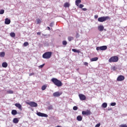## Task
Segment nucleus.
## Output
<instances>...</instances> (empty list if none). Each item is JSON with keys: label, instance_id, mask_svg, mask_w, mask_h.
<instances>
[{"label": "nucleus", "instance_id": "obj_1", "mask_svg": "<svg viewBox=\"0 0 127 127\" xmlns=\"http://www.w3.org/2000/svg\"><path fill=\"white\" fill-rule=\"evenodd\" d=\"M51 81L56 85V86H57V87H61V86L63 85L62 82L56 78H53L51 79Z\"/></svg>", "mask_w": 127, "mask_h": 127}, {"label": "nucleus", "instance_id": "obj_2", "mask_svg": "<svg viewBox=\"0 0 127 127\" xmlns=\"http://www.w3.org/2000/svg\"><path fill=\"white\" fill-rule=\"evenodd\" d=\"M51 56H52V52H47L43 55V58L44 59H49L51 58Z\"/></svg>", "mask_w": 127, "mask_h": 127}, {"label": "nucleus", "instance_id": "obj_3", "mask_svg": "<svg viewBox=\"0 0 127 127\" xmlns=\"http://www.w3.org/2000/svg\"><path fill=\"white\" fill-rule=\"evenodd\" d=\"M110 19V16H108L100 17L98 18V21L99 22H104V21H106V20H108V19Z\"/></svg>", "mask_w": 127, "mask_h": 127}, {"label": "nucleus", "instance_id": "obj_4", "mask_svg": "<svg viewBox=\"0 0 127 127\" xmlns=\"http://www.w3.org/2000/svg\"><path fill=\"white\" fill-rule=\"evenodd\" d=\"M118 61H119V57L117 56H113L109 59V63H113V62H118Z\"/></svg>", "mask_w": 127, "mask_h": 127}, {"label": "nucleus", "instance_id": "obj_5", "mask_svg": "<svg viewBox=\"0 0 127 127\" xmlns=\"http://www.w3.org/2000/svg\"><path fill=\"white\" fill-rule=\"evenodd\" d=\"M107 48L108 47H107V46H102L101 47H97L96 48V50H97V51H99V50L104 51L107 50Z\"/></svg>", "mask_w": 127, "mask_h": 127}, {"label": "nucleus", "instance_id": "obj_6", "mask_svg": "<svg viewBox=\"0 0 127 127\" xmlns=\"http://www.w3.org/2000/svg\"><path fill=\"white\" fill-rule=\"evenodd\" d=\"M28 105H29V106H30V107H32V108H36V107L38 106L37 103L35 102H29L28 103Z\"/></svg>", "mask_w": 127, "mask_h": 127}, {"label": "nucleus", "instance_id": "obj_7", "mask_svg": "<svg viewBox=\"0 0 127 127\" xmlns=\"http://www.w3.org/2000/svg\"><path fill=\"white\" fill-rule=\"evenodd\" d=\"M78 96L80 101H86V97L84 94H79Z\"/></svg>", "mask_w": 127, "mask_h": 127}, {"label": "nucleus", "instance_id": "obj_8", "mask_svg": "<svg viewBox=\"0 0 127 127\" xmlns=\"http://www.w3.org/2000/svg\"><path fill=\"white\" fill-rule=\"evenodd\" d=\"M37 115L39 117H44V118H47V117H48V115H47V114L42 113L41 112H37Z\"/></svg>", "mask_w": 127, "mask_h": 127}, {"label": "nucleus", "instance_id": "obj_9", "mask_svg": "<svg viewBox=\"0 0 127 127\" xmlns=\"http://www.w3.org/2000/svg\"><path fill=\"white\" fill-rule=\"evenodd\" d=\"M124 80H125V76H124V75H119L117 79V80L119 81V82L121 81H124Z\"/></svg>", "mask_w": 127, "mask_h": 127}, {"label": "nucleus", "instance_id": "obj_10", "mask_svg": "<svg viewBox=\"0 0 127 127\" xmlns=\"http://www.w3.org/2000/svg\"><path fill=\"white\" fill-rule=\"evenodd\" d=\"M82 114L85 116H89L91 115V111L87 110L86 111H83L82 112Z\"/></svg>", "mask_w": 127, "mask_h": 127}, {"label": "nucleus", "instance_id": "obj_11", "mask_svg": "<svg viewBox=\"0 0 127 127\" xmlns=\"http://www.w3.org/2000/svg\"><path fill=\"white\" fill-rule=\"evenodd\" d=\"M61 95H62V93L59 92H56L53 93L54 97H60Z\"/></svg>", "mask_w": 127, "mask_h": 127}, {"label": "nucleus", "instance_id": "obj_12", "mask_svg": "<svg viewBox=\"0 0 127 127\" xmlns=\"http://www.w3.org/2000/svg\"><path fill=\"white\" fill-rule=\"evenodd\" d=\"M15 107H16V108H18V109H19V110L20 111H22V107L21 106V105H20V104L19 103H16L15 104Z\"/></svg>", "mask_w": 127, "mask_h": 127}, {"label": "nucleus", "instance_id": "obj_13", "mask_svg": "<svg viewBox=\"0 0 127 127\" xmlns=\"http://www.w3.org/2000/svg\"><path fill=\"white\" fill-rule=\"evenodd\" d=\"M104 26L103 25H99L98 27V30H99V31H104Z\"/></svg>", "mask_w": 127, "mask_h": 127}, {"label": "nucleus", "instance_id": "obj_14", "mask_svg": "<svg viewBox=\"0 0 127 127\" xmlns=\"http://www.w3.org/2000/svg\"><path fill=\"white\" fill-rule=\"evenodd\" d=\"M4 23H5V24H10V19L6 18L5 19Z\"/></svg>", "mask_w": 127, "mask_h": 127}, {"label": "nucleus", "instance_id": "obj_15", "mask_svg": "<svg viewBox=\"0 0 127 127\" xmlns=\"http://www.w3.org/2000/svg\"><path fill=\"white\" fill-rule=\"evenodd\" d=\"M76 120L77 121H78V122H81V121H82L83 120V117H82V116L79 115L76 117Z\"/></svg>", "mask_w": 127, "mask_h": 127}, {"label": "nucleus", "instance_id": "obj_16", "mask_svg": "<svg viewBox=\"0 0 127 127\" xmlns=\"http://www.w3.org/2000/svg\"><path fill=\"white\" fill-rule=\"evenodd\" d=\"M81 0H75V4L77 6H79V4L81 3Z\"/></svg>", "mask_w": 127, "mask_h": 127}, {"label": "nucleus", "instance_id": "obj_17", "mask_svg": "<svg viewBox=\"0 0 127 127\" xmlns=\"http://www.w3.org/2000/svg\"><path fill=\"white\" fill-rule=\"evenodd\" d=\"M18 122H19V120L17 118H14L13 120V123L14 124H18Z\"/></svg>", "mask_w": 127, "mask_h": 127}, {"label": "nucleus", "instance_id": "obj_18", "mask_svg": "<svg viewBox=\"0 0 127 127\" xmlns=\"http://www.w3.org/2000/svg\"><path fill=\"white\" fill-rule=\"evenodd\" d=\"M98 59H99V58H98V57L93 58L91 59L90 61L91 62H94V61H98Z\"/></svg>", "mask_w": 127, "mask_h": 127}, {"label": "nucleus", "instance_id": "obj_19", "mask_svg": "<svg viewBox=\"0 0 127 127\" xmlns=\"http://www.w3.org/2000/svg\"><path fill=\"white\" fill-rule=\"evenodd\" d=\"M11 114L13 116H15L17 114V111L15 110H13L11 111Z\"/></svg>", "mask_w": 127, "mask_h": 127}, {"label": "nucleus", "instance_id": "obj_20", "mask_svg": "<svg viewBox=\"0 0 127 127\" xmlns=\"http://www.w3.org/2000/svg\"><path fill=\"white\" fill-rule=\"evenodd\" d=\"M2 66L3 68H6V67H7V63H6V62H4L2 64Z\"/></svg>", "mask_w": 127, "mask_h": 127}, {"label": "nucleus", "instance_id": "obj_21", "mask_svg": "<svg viewBox=\"0 0 127 127\" xmlns=\"http://www.w3.org/2000/svg\"><path fill=\"white\" fill-rule=\"evenodd\" d=\"M4 56H5L4 52H0V57H4Z\"/></svg>", "mask_w": 127, "mask_h": 127}, {"label": "nucleus", "instance_id": "obj_22", "mask_svg": "<svg viewBox=\"0 0 127 127\" xmlns=\"http://www.w3.org/2000/svg\"><path fill=\"white\" fill-rule=\"evenodd\" d=\"M107 107H108V104H107V103L105 102L102 104V108H107Z\"/></svg>", "mask_w": 127, "mask_h": 127}, {"label": "nucleus", "instance_id": "obj_23", "mask_svg": "<svg viewBox=\"0 0 127 127\" xmlns=\"http://www.w3.org/2000/svg\"><path fill=\"white\" fill-rule=\"evenodd\" d=\"M72 51H73V52H75V53H80V51L76 49H72Z\"/></svg>", "mask_w": 127, "mask_h": 127}, {"label": "nucleus", "instance_id": "obj_24", "mask_svg": "<svg viewBox=\"0 0 127 127\" xmlns=\"http://www.w3.org/2000/svg\"><path fill=\"white\" fill-rule=\"evenodd\" d=\"M64 7H69V6H70V4L68 2H66L64 4Z\"/></svg>", "mask_w": 127, "mask_h": 127}, {"label": "nucleus", "instance_id": "obj_25", "mask_svg": "<svg viewBox=\"0 0 127 127\" xmlns=\"http://www.w3.org/2000/svg\"><path fill=\"white\" fill-rule=\"evenodd\" d=\"M10 36H11V37H15V33H14V32L10 33Z\"/></svg>", "mask_w": 127, "mask_h": 127}, {"label": "nucleus", "instance_id": "obj_26", "mask_svg": "<svg viewBox=\"0 0 127 127\" xmlns=\"http://www.w3.org/2000/svg\"><path fill=\"white\" fill-rule=\"evenodd\" d=\"M46 88H47V86L44 85L42 86V90L44 91V90H46Z\"/></svg>", "mask_w": 127, "mask_h": 127}, {"label": "nucleus", "instance_id": "obj_27", "mask_svg": "<svg viewBox=\"0 0 127 127\" xmlns=\"http://www.w3.org/2000/svg\"><path fill=\"white\" fill-rule=\"evenodd\" d=\"M36 22H37V24H39L41 23V20H40L39 19H37Z\"/></svg>", "mask_w": 127, "mask_h": 127}, {"label": "nucleus", "instance_id": "obj_28", "mask_svg": "<svg viewBox=\"0 0 127 127\" xmlns=\"http://www.w3.org/2000/svg\"><path fill=\"white\" fill-rule=\"evenodd\" d=\"M63 43V45H64V46H66V45H67V41H63L62 42Z\"/></svg>", "mask_w": 127, "mask_h": 127}, {"label": "nucleus", "instance_id": "obj_29", "mask_svg": "<svg viewBox=\"0 0 127 127\" xmlns=\"http://www.w3.org/2000/svg\"><path fill=\"white\" fill-rule=\"evenodd\" d=\"M7 94H13V91L12 90H8L7 91Z\"/></svg>", "mask_w": 127, "mask_h": 127}, {"label": "nucleus", "instance_id": "obj_30", "mask_svg": "<svg viewBox=\"0 0 127 127\" xmlns=\"http://www.w3.org/2000/svg\"><path fill=\"white\" fill-rule=\"evenodd\" d=\"M67 39H68V41H72V40H73V37H68L67 38Z\"/></svg>", "mask_w": 127, "mask_h": 127}, {"label": "nucleus", "instance_id": "obj_31", "mask_svg": "<svg viewBox=\"0 0 127 127\" xmlns=\"http://www.w3.org/2000/svg\"><path fill=\"white\" fill-rule=\"evenodd\" d=\"M23 45L25 47L28 46V45H29L28 42H24L23 44Z\"/></svg>", "mask_w": 127, "mask_h": 127}, {"label": "nucleus", "instance_id": "obj_32", "mask_svg": "<svg viewBox=\"0 0 127 127\" xmlns=\"http://www.w3.org/2000/svg\"><path fill=\"white\" fill-rule=\"evenodd\" d=\"M3 13H4V9L0 10V14H3Z\"/></svg>", "mask_w": 127, "mask_h": 127}, {"label": "nucleus", "instance_id": "obj_33", "mask_svg": "<svg viewBox=\"0 0 127 127\" xmlns=\"http://www.w3.org/2000/svg\"><path fill=\"white\" fill-rule=\"evenodd\" d=\"M116 105H117V103H116V102H113L111 103V106H112V107H114Z\"/></svg>", "mask_w": 127, "mask_h": 127}, {"label": "nucleus", "instance_id": "obj_34", "mask_svg": "<svg viewBox=\"0 0 127 127\" xmlns=\"http://www.w3.org/2000/svg\"><path fill=\"white\" fill-rule=\"evenodd\" d=\"M73 110L74 111H77V110H78V107H77V106H74V107H73Z\"/></svg>", "mask_w": 127, "mask_h": 127}, {"label": "nucleus", "instance_id": "obj_35", "mask_svg": "<svg viewBox=\"0 0 127 127\" xmlns=\"http://www.w3.org/2000/svg\"><path fill=\"white\" fill-rule=\"evenodd\" d=\"M54 26V22H52V23H50V26H51V27H53Z\"/></svg>", "mask_w": 127, "mask_h": 127}, {"label": "nucleus", "instance_id": "obj_36", "mask_svg": "<svg viewBox=\"0 0 127 127\" xmlns=\"http://www.w3.org/2000/svg\"><path fill=\"white\" fill-rule=\"evenodd\" d=\"M79 8H83V7H84V5L83 4H80L79 5Z\"/></svg>", "mask_w": 127, "mask_h": 127}, {"label": "nucleus", "instance_id": "obj_37", "mask_svg": "<svg viewBox=\"0 0 127 127\" xmlns=\"http://www.w3.org/2000/svg\"><path fill=\"white\" fill-rule=\"evenodd\" d=\"M53 109V106L52 105H50L48 107V110H52Z\"/></svg>", "mask_w": 127, "mask_h": 127}, {"label": "nucleus", "instance_id": "obj_38", "mask_svg": "<svg viewBox=\"0 0 127 127\" xmlns=\"http://www.w3.org/2000/svg\"><path fill=\"white\" fill-rule=\"evenodd\" d=\"M44 65H45V64H42V65H40L39 66V67H40V68H43V67H44Z\"/></svg>", "mask_w": 127, "mask_h": 127}, {"label": "nucleus", "instance_id": "obj_39", "mask_svg": "<svg viewBox=\"0 0 127 127\" xmlns=\"http://www.w3.org/2000/svg\"><path fill=\"white\" fill-rule=\"evenodd\" d=\"M120 127H127V125H121L120 126Z\"/></svg>", "mask_w": 127, "mask_h": 127}, {"label": "nucleus", "instance_id": "obj_40", "mask_svg": "<svg viewBox=\"0 0 127 127\" xmlns=\"http://www.w3.org/2000/svg\"><path fill=\"white\" fill-rule=\"evenodd\" d=\"M100 126H101V124L98 123V124H97L95 126V127H100Z\"/></svg>", "mask_w": 127, "mask_h": 127}, {"label": "nucleus", "instance_id": "obj_41", "mask_svg": "<svg viewBox=\"0 0 127 127\" xmlns=\"http://www.w3.org/2000/svg\"><path fill=\"white\" fill-rule=\"evenodd\" d=\"M33 75H34V72H33V73H29V76H33Z\"/></svg>", "mask_w": 127, "mask_h": 127}, {"label": "nucleus", "instance_id": "obj_42", "mask_svg": "<svg viewBox=\"0 0 127 127\" xmlns=\"http://www.w3.org/2000/svg\"><path fill=\"white\" fill-rule=\"evenodd\" d=\"M88 63H87V62H84V65H85V66H88Z\"/></svg>", "mask_w": 127, "mask_h": 127}, {"label": "nucleus", "instance_id": "obj_43", "mask_svg": "<svg viewBox=\"0 0 127 127\" xmlns=\"http://www.w3.org/2000/svg\"><path fill=\"white\" fill-rule=\"evenodd\" d=\"M98 15H95L94 16V18H95V19L98 18Z\"/></svg>", "mask_w": 127, "mask_h": 127}, {"label": "nucleus", "instance_id": "obj_44", "mask_svg": "<svg viewBox=\"0 0 127 127\" xmlns=\"http://www.w3.org/2000/svg\"><path fill=\"white\" fill-rule=\"evenodd\" d=\"M37 35H41V33L39 32L37 33Z\"/></svg>", "mask_w": 127, "mask_h": 127}, {"label": "nucleus", "instance_id": "obj_45", "mask_svg": "<svg viewBox=\"0 0 127 127\" xmlns=\"http://www.w3.org/2000/svg\"><path fill=\"white\" fill-rule=\"evenodd\" d=\"M82 9H83L84 11H86V10H87V8H82Z\"/></svg>", "mask_w": 127, "mask_h": 127}, {"label": "nucleus", "instance_id": "obj_46", "mask_svg": "<svg viewBox=\"0 0 127 127\" xmlns=\"http://www.w3.org/2000/svg\"><path fill=\"white\" fill-rule=\"evenodd\" d=\"M108 111H112V108H108Z\"/></svg>", "mask_w": 127, "mask_h": 127}, {"label": "nucleus", "instance_id": "obj_47", "mask_svg": "<svg viewBox=\"0 0 127 127\" xmlns=\"http://www.w3.org/2000/svg\"><path fill=\"white\" fill-rule=\"evenodd\" d=\"M47 28H48V30H51V29L50 28V27H47Z\"/></svg>", "mask_w": 127, "mask_h": 127}, {"label": "nucleus", "instance_id": "obj_48", "mask_svg": "<svg viewBox=\"0 0 127 127\" xmlns=\"http://www.w3.org/2000/svg\"><path fill=\"white\" fill-rule=\"evenodd\" d=\"M76 37H79V34H78V33H77V34H76Z\"/></svg>", "mask_w": 127, "mask_h": 127}, {"label": "nucleus", "instance_id": "obj_49", "mask_svg": "<svg viewBox=\"0 0 127 127\" xmlns=\"http://www.w3.org/2000/svg\"><path fill=\"white\" fill-rule=\"evenodd\" d=\"M113 69H114V70H116V67L114 66V67H113Z\"/></svg>", "mask_w": 127, "mask_h": 127}, {"label": "nucleus", "instance_id": "obj_50", "mask_svg": "<svg viewBox=\"0 0 127 127\" xmlns=\"http://www.w3.org/2000/svg\"><path fill=\"white\" fill-rule=\"evenodd\" d=\"M61 127V126H57V127Z\"/></svg>", "mask_w": 127, "mask_h": 127}]
</instances>
